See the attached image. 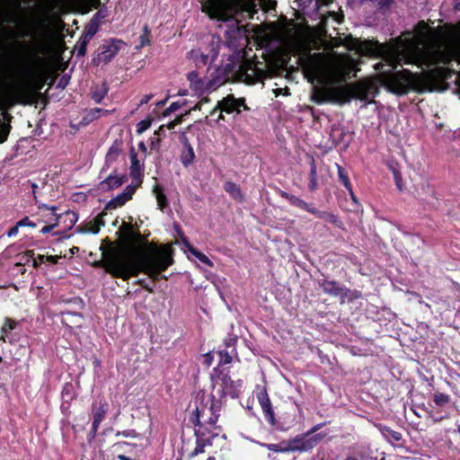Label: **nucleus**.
Masks as SVG:
<instances>
[{
	"label": "nucleus",
	"mask_w": 460,
	"mask_h": 460,
	"mask_svg": "<svg viewBox=\"0 0 460 460\" xmlns=\"http://www.w3.org/2000/svg\"><path fill=\"white\" fill-rule=\"evenodd\" d=\"M86 52V43L83 42V44L78 49V55L84 56Z\"/></svg>",
	"instance_id": "52"
},
{
	"label": "nucleus",
	"mask_w": 460,
	"mask_h": 460,
	"mask_svg": "<svg viewBox=\"0 0 460 460\" xmlns=\"http://www.w3.org/2000/svg\"><path fill=\"white\" fill-rule=\"evenodd\" d=\"M316 175H317V172H316L315 162H314V158H311L310 172H309V184H308L309 190L311 191H314L318 187Z\"/></svg>",
	"instance_id": "28"
},
{
	"label": "nucleus",
	"mask_w": 460,
	"mask_h": 460,
	"mask_svg": "<svg viewBox=\"0 0 460 460\" xmlns=\"http://www.w3.org/2000/svg\"><path fill=\"white\" fill-rule=\"evenodd\" d=\"M232 3L229 0H201L202 11L212 19L226 22L230 20L229 11Z\"/></svg>",
	"instance_id": "7"
},
{
	"label": "nucleus",
	"mask_w": 460,
	"mask_h": 460,
	"mask_svg": "<svg viewBox=\"0 0 460 460\" xmlns=\"http://www.w3.org/2000/svg\"><path fill=\"white\" fill-rule=\"evenodd\" d=\"M59 217H60L59 215H54L53 216L54 223L49 224V225L47 224L44 227L41 228L40 233L48 234V233L51 232L55 227H57L58 226Z\"/></svg>",
	"instance_id": "36"
},
{
	"label": "nucleus",
	"mask_w": 460,
	"mask_h": 460,
	"mask_svg": "<svg viewBox=\"0 0 460 460\" xmlns=\"http://www.w3.org/2000/svg\"><path fill=\"white\" fill-rule=\"evenodd\" d=\"M232 351H228V350H221L218 352V355L220 357V359H219V364L220 365H225V364H229L231 361H232Z\"/></svg>",
	"instance_id": "35"
},
{
	"label": "nucleus",
	"mask_w": 460,
	"mask_h": 460,
	"mask_svg": "<svg viewBox=\"0 0 460 460\" xmlns=\"http://www.w3.org/2000/svg\"><path fill=\"white\" fill-rule=\"evenodd\" d=\"M167 100H168V97H167V98H165L164 100L161 101V102H158L156 103V105H157L158 107H162V106H164V105L165 104V102H167Z\"/></svg>",
	"instance_id": "58"
},
{
	"label": "nucleus",
	"mask_w": 460,
	"mask_h": 460,
	"mask_svg": "<svg viewBox=\"0 0 460 460\" xmlns=\"http://www.w3.org/2000/svg\"><path fill=\"white\" fill-rule=\"evenodd\" d=\"M358 52L364 55L380 56L385 63L375 65L376 69L380 70L379 76L383 85L390 92L396 94H404L410 89L416 87L418 84L417 74L408 69L396 71L402 63L409 64L414 57L409 55L399 47H387L378 42L365 41L355 46Z\"/></svg>",
	"instance_id": "1"
},
{
	"label": "nucleus",
	"mask_w": 460,
	"mask_h": 460,
	"mask_svg": "<svg viewBox=\"0 0 460 460\" xmlns=\"http://www.w3.org/2000/svg\"><path fill=\"white\" fill-rule=\"evenodd\" d=\"M122 44L123 41L113 40L111 42L102 45L99 58L104 63L110 62L117 55Z\"/></svg>",
	"instance_id": "13"
},
{
	"label": "nucleus",
	"mask_w": 460,
	"mask_h": 460,
	"mask_svg": "<svg viewBox=\"0 0 460 460\" xmlns=\"http://www.w3.org/2000/svg\"><path fill=\"white\" fill-rule=\"evenodd\" d=\"M318 283L325 294L332 296H346V288L336 281L322 279Z\"/></svg>",
	"instance_id": "14"
},
{
	"label": "nucleus",
	"mask_w": 460,
	"mask_h": 460,
	"mask_svg": "<svg viewBox=\"0 0 460 460\" xmlns=\"http://www.w3.org/2000/svg\"><path fill=\"white\" fill-rule=\"evenodd\" d=\"M109 92V86L106 82H102L101 85H96L93 88L91 95L92 99L96 102L100 103Z\"/></svg>",
	"instance_id": "23"
},
{
	"label": "nucleus",
	"mask_w": 460,
	"mask_h": 460,
	"mask_svg": "<svg viewBox=\"0 0 460 460\" xmlns=\"http://www.w3.org/2000/svg\"><path fill=\"white\" fill-rule=\"evenodd\" d=\"M281 196L283 198H285L292 206H295L296 208H299L303 210H305L309 213H311V210L313 209L314 207H312L310 204H308L307 202H305V200H303L302 199L295 196V195H291V194H288L285 191H283L281 193Z\"/></svg>",
	"instance_id": "20"
},
{
	"label": "nucleus",
	"mask_w": 460,
	"mask_h": 460,
	"mask_svg": "<svg viewBox=\"0 0 460 460\" xmlns=\"http://www.w3.org/2000/svg\"><path fill=\"white\" fill-rule=\"evenodd\" d=\"M258 402L260 403V406L262 410V412L264 414V417L266 420L271 425L276 426L277 425V420L275 418L273 407L271 404V402L269 398V395L265 390L261 391L257 395Z\"/></svg>",
	"instance_id": "11"
},
{
	"label": "nucleus",
	"mask_w": 460,
	"mask_h": 460,
	"mask_svg": "<svg viewBox=\"0 0 460 460\" xmlns=\"http://www.w3.org/2000/svg\"><path fill=\"white\" fill-rule=\"evenodd\" d=\"M0 143H4L7 139L9 134L10 126L7 124L0 123Z\"/></svg>",
	"instance_id": "37"
},
{
	"label": "nucleus",
	"mask_w": 460,
	"mask_h": 460,
	"mask_svg": "<svg viewBox=\"0 0 460 460\" xmlns=\"http://www.w3.org/2000/svg\"><path fill=\"white\" fill-rule=\"evenodd\" d=\"M31 74L28 69H19L17 75L9 83L4 85V90L13 96L24 94L31 87Z\"/></svg>",
	"instance_id": "9"
},
{
	"label": "nucleus",
	"mask_w": 460,
	"mask_h": 460,
	"mask_svg": "<svg viewBox=\"0 0 460 460\" xmlns=\"http://www.w3.org/2000/svg\"><path fill=\"white\" fill-rule=\"evenodd\" d=\"M311 214L329 223L337 224L339 221L337 216H335L334 214L327 211H321L316 209L315 208H313V209L311 210Z\"/></svg>",
	"instance_id": "27"
},
{
	"label": "nucleus",
	"mask_w": 460,
	"mask_h": 460,
	"mask_svg": "<svg viewBox=\"0 0 460 460\" xmlns=\"http://www.w3.org/2000/svg\"><path fill=\"white\" fill-rule=\"evenodd\" d=\"M138 146H139L140 149L146 151V146H145V144L143 142L139 143Z\"/></svg>",
	"instance_id": "61"
},
{
	"label": "nucleus",
	"mask_w": 460,
	"mask_h": 460,
	"mask_svg": "<svg viewBox=\"0 0 460 460\" xmlns=\"http://www.w3.org/2000/svg\"><path fill=\"white\" fill-rule=\"evenodd\" d=\"M121 153V143L115 141L109 148L105 157V166L109 168L113 164Z\"/></svg>",
	"instance_id": "21"
},
{
	"label": "nucleus",
	"mask_w": 460,
	"mask_h": 460,
	"mask_svg": "<svg viewBox=\"0 0 460 460\" xmlns=\"http://www.w3.org/2000/svg\"><path fill=\"white\" fill-rule=\"evenodd\" d=\"M181 118H178V119H176L175 120L169 122V123L167 124V126H166V127H167L169 129H173V128H175V126H176V125H178L179 123H181Z\"/></svg>",
	"instance_id": "51"
},
{
	"label": "nucleus",
	"mask_w": 460,
	"mask_h": 460,
	"mask_svg": "<svg viewBox=\"0 0 460 460\" xmlns=\"http://www.w3.org/2000/svg\"><path fill=\"white\" fill-rule=\"evenodd\" d=\"M178 94H179V95H181V96L186 95V94H187V91H186V90H184V91H180Z\"/></svg>",
	"instance_id": "62"
},
{
	"label": "nucleus",
	"mask_w": 460,
	"mask_h": 460,
	"mask_svg": "<svg viewBox=\"0 0 460 460\" xmlns=\"http://www.w3.org/2000/svg\"><path fill=\"white\" fill-rule=\"evenodd\" d=\"M130 176L134 181H140L143 176V164L137 158V154L134 150L131 149L130 154Z\"/></svg>",
	"instance_id": "16"
},
{
	"label": "nucleus",
	"mask_w": 460,
	"mask_h": 460,
	"mask_svg": "<svg viewBox=\"0 0 460 460\" xmlns=\"http://www.w3.org/2000/svg\"><path fill=\"white\" fill-rule=\"evenodd\" d=\"M100 231V228L98 226H90L89 227L85 228V229H83L82 227H79L77 229V232H80V233H93V234H98Z\"/></svg>",
	"instance_id": "42"
},
{
	"label": "nucleus",
	"mask_w": 460,
	"mask_h": 460,
	"mask_svg": "<svg viewBox=\"0 0 460 460\" xmlns=\"http://www.w3.org/2000/svg\"><path fill=\"white\" fill-rule=\"evenodd\" d=\"M326 433H318L316 435H311L306 432L303 435H298L287 442L286 450L288 451H299L306 452L315 447L323 438Z\"/></svg>",
	"instance_id": "8"
},
{
	"label": "nucleus",
	"mask_w": 460,
	"mask_h": 460,
	"mask_svg": "<svg viewBox=\"0 0 460 460\" xmlns=\"http://www.w3.org/2000/svg\"><path fill=\"white\" fill-rule=\"evenodd\" d=\"M236 339L235 338H229L228 340L226 341V345L227 348H232V352L234 351V342H235Z\"/></svg>",
	"instance_id": "50"
},
{
	"label": "nucleus",
	"mask_w": 460,
	"mask_h": 460,
	"mask_svg": "<svg viewBox=\"0 0 460 460\" xmlns=\"http://www.w3.org/2000/svg\"><path fill=\"white\" fill-rule=\"evenodd\" d=\"M19 227L20 226H17V224L14 226L11 227L7 232V235L9 237L15 236L18 234Z\"/></svg>",
	"instance_id": "46"
},
{
	"label": "nucleus",
	"mask_w": 460,
	"mask_h": 460,
	"mask_svg": "<svg viewBox=\"0 0 460 460\" xmlns=\"http://www.w3.org/2000/svg\"><path fill=\"white\" fill-rule=\"evenodd\" d=\"M117 437L119 436H123L125 438H136L137 437V433L135 430L133 429H128V430H124L122 432H118L116 434Z\"/></svg>",
	"instance_id": "44"
},
{
	"label": "nucleus",
	"mask_w": 460,
	"mask_h": 460,
	"mask_svg": "<svg viewBox=\"0 0 460 460\" xmlns=\"http://www.w3.org/2000/svg\"><path fill=\"white\" fill-rule=\"evenodd\" d=\"M38 266H39V262L35 259H33V267L37 268Z\"/></svg>",
	"instance_id": "63"
},
{
	"label": "nucleus",
	"mask_w": 460,
	"mask_h": 460,
	"mask_svg": "<svg viewBox=\"0 0 460 460\" xmlns=\"http://www.w3.org/2000/svg\"><path fill=\"white\" fill-rule=\"evenodd\" d=\"M16 322L11 319H6L4 324L2 327V337L0 340L5 341L8 333L15 327Z\"/></svg>",
	"instance_id": "33"
},
{
	"label": "nucleus",
	"mask_w": 460,
	"mask_h": 460,
	"mask_svg": "<svg viewBox=\"0 0 460 460\" xmlns=\"http://www.w3.org/2000/svg\"><path fill=\"white\" fill-rule=\"evenodd\" d=\"M183 143V150L181 155V162L185 166L188 167L191 164L195 158V154L192 146L189 143L186 137L182 140Z\"/></svg>",
	"instance_id": "19"
},
{
	"label": "nucleus",
	"mask_w": 460,
	"mask_h": 460,
	"mask_svg": "<svg viewBox=\"0 0 460 460\" xmlns=\"http://www.w3.org/2000/svg\"><path fill=\"white\" fill-rule=\"evenodd\" d=\"M172 263V258L168 251H160L153 247L139 259L128 252L115 253L95 264L104 268L113 277L124 280L137 276L141 271L154 280H157L160 278V273L167 270Z\"/></svg>",
	"instance_id": "2"
},
{
	"label": "nucleus",
	"mask_w": 460,
	"mask_h": 460,
	"mask_svg": "<svg viewBox=\"0 0 460 460\" xmlns=\"http://www.w3.org/2000/svg\"><path fill=\"white\" fill-rule=\"evenodd\" d=\"M153 94L150 93V94H146L142 97V99L140 100V103L138 106H142L146 103H147L152 98H153Z\"/></svg>",
	"instance_id": "47"
},
{
	"label": "nucleus",
	"mask_w": 460,
	"mask_h": 460,
	"mask_svg": "<svg viewBox=\"0 0 460 460\" xmlns=\"http://www.w3.org/2000/svg\"><path fill=\"white\" fill-rule=\"evenodd\" d=\"M268 449L271 450V451H274V452H285L287 451L286 450V447L285 448H280L279 445L277 444H266L264 445Z\"/></svg>",
	"instance_id": "45"
},
{
	"label": "nucleus",
	"mask_w": 460,
	"mask_h": 460,
	"mask_svg": "<svg viewBox=\"0 0 460 460\" xmlns=\"http://www.w3.org/2000/svg\"><path fill=\"white\" fill-rule=\"evenodd\" d=\"M195 411L190 417V421L201 429L204 426L214 427L217 422L221 402L215 395L199 392L195 398ZM199 432L201 430L199 429Z\"/></svg>",
	"instance_id": "4"
},
{
	"label": "nucleus",
	"mask_w": 460,
	"mask_h": 460,
	"mask_svg": "<svg viewBox=\"0 0 460 460\" xmlns=\"http://www.w3.org/2000/svg\"><path fill=\"white\" fill-rule=\"evenodd\" d=\"M182 243H184L185 247L188 248L190 252L192 253L199 261H201V262H203V263H205L207 265H209V266L212 265V263H211L210 260L208 259V257L207 255H205L204 253L199 252L194 247H192L186 238H182Z\"/></svg>",
	"instance_id": "26"
},
{
	"label": "nucleus",
	"mask_w": 460,
	"mask_h": 460,
	"mask_svg": "<svg viewBox=\"0 0 460 460\" xmlns=\"http://www.w3.org/2000/svg\"><path fill=\"white\" fill-rule=\"evenodd\" d=\"M17 226H31V227H35L36 226V224L33 223L32 221H31L29 219V217H24L22 218V220L18 221L17 222Z\"/></svg>",
	"instance_id": "41"
},
{
	"label": "nucleus",
	"mask_w": 460,
	"mask_h": 460,
	"mask_svg": "<svg viewBox=\"0 0 460 460\" xmlns=\"http://www.w3.org/2000/svg\"><path fill=\"white\" fill-rule=\"evenodd\" d=\"M126 181L125 176L118 174H111L99 184V189L103 191H109L120 187Z\"/></svg>",
	"instance_id": "15"
},
{
	"label": "nucleus",
	"mask_w": 460,
	"mask_h": 460,
	"mask_svg": "<svg viewBox=\"0 0 460 460\" xmlns=\"http://www.w3.org/2000/svg\"><path fill=\"white\" fill-rule=\"evenodd\" d=\"M67 216L71 215L72 216V218L70 219V221L74 224H75V222L77 221V216L75 214V213H67L66 214Z\"/></svg>",
	"instance_id": "56"
},
{
	"label": "nucleus",
	"mask_w": 460,
	"mask_h": 460,
	"mask_svg": "<svg viewBox=\"0 0 460 460\" xmlns=\"http://www.w3.org/2000/svg\"><path fill=\"white\" fill-rule=\"evenodd\" d=\"M414 38L418 45H424L429 40V28L424 22H420L416 25Z\"/></svg>",
	"instance_id": "18"
},
{
	"label": "nucleus",
	"mask_w": 460,
	"mask_h": 460,
	"mask_svg": "<svg viewBox=\"0 0 460 460\" xmlns=\"http://www.w3.org/2000/svg\"><path fill=\"white\" fill-rule=\"evenodd\" d=\"M367 100V87L361 84L343 86H327L322 90H317L314 93V101L318 103L333 102L348 103L351 99Z\"/></svg>",
	"instance_id": "3"
},
{
	"label": "nucleus",
	"mask_w": 460,
	"mask_h": 460,
	"mask_svg": "<svg viewBox=\"0 0 460 460\" xmlns=\"http://www.w3.org/2000/svg\"><path fill=\"white\" fill-rule=\"evenodd\" d=\"M347 76V72L342 70L341 71L340 75H338L340 81H344Z\"/></svg>",
	"instance_id": "54"
},
{
	"label": "nucleus",
	"mask_w": 460,
	"mask_h": 460,
	"mask_svg": "<svg viewBox=\"0 0 460 460\" xmlns=\"http://www.w3.org/2000/svg\"><path fill=\"white\" fill-rule=\"evenodd\" d=\"M438 62H441L443 64H448L451 60L450 55L444 50H438Z\"/></svg>",
	"instance_id": "38"
},
{
	"label": "nucleus",
	"mask_w": 460,
	"mask_h": 460,
	"mask_svg": "<svg viewBox=\"0 0 460 460\" xmlns=\"http://www.w3.org/2000/svg\"><path fill=\"white\" fill-rule=\"evenodd\" d=\"M106 414V409L104 405H100L93 411V420L92 424L91 432L95 436L101 422L103 420Z\"/></svg>",
	"instance_id": "22"
},
{
	"label": "nucleus",
	"mask_w": 460,
	"mask_h": 460,
	"mask_svg": "<svg viewBox=\"0 0 460 460\" xmlns=\"http://www.w3.org/2000/svg\"><path fill=\"white\" fill-rule=\"evenodd\" d=\"M103 17H104V15H102V14L101 13V12L99 11V12H97V13L93 15V19H94V21H98V22H99V19H100V18H103Z\"/></svg>",
	"instance_id": "57"
},
{
	"label": "nucleus",
	"mask_w": 460,
	"mask_h": 460,
	"mask_svg": "<svg viewBox=\"0 0 460 460\" xmlns=\"http://www.w3.org/2000/svg\"><path fill=\"white\" fill-rule=\"evenodd\" d=\"M201 105H202V103H201V102H199V103H197L195 105L194 110H200L201 109Z\"/></svg>",
	"instance_id": "60"
},
{
	"label": "nucleus",
	"mask_w": 460,
	"mask_h": 460,
	"mask_svg": "<svg viewBox=\"0 0 460 460\" xmlns=\"http://www.w3.org/2000/svg\"><path fill=\"white\" fill-rule=\"evenodd\" d=\"M212 394L210 395H215V397L217 395L219 400L226 396L238 397L243 385L241 380L234 381L227 373H217L216 369L212 375Z\"/></svg>",
	"instance_id": "6"
},
{
	"label": "nucleus",
	"mask_w": 460,
	"mask_h": 460,
	"mask_svg": "<svg viewBox=\"0 0 460 460\" xmlns=\"http://www.w3.org/2000/svg\"><path fill=\"white\" fill-rule=\"evenodd\" d=\"M118 458H119V460H132L130 457L126 456H124V455H119V456H118Z\"/></svg>",
	"instance_id": "59"
},
{
	"label": "nucleus",
	"mask_w": 460,
	"mask_h": 460,
	"mask_svg": "<svg viewBox=\"0 0 460 460\" xmlns=\"http://www.w3.org/2000/svg\"><path fill=\"white\" fill-rule=\"evenodd\" d=\"M270 71L266 62H258L254 60L243 61L237 71V76L240 81L247 84H254L262 82L270 76Z\"/></svg>",
	"instance_id": "5"
},
{
	"label": "nucleus",
	"mask_w": 460,
	"mask_h": 460,
	"mask_svg": "<svg viewBox=\"0 0 460 460\" xmlns=\"http://www.w3.org/2000/svg\"><path fill=\"white\" fill-rule=\"evenodd\" d=\"M151 125V122L150 121H147V120H142L141 122L138 123L137 127V133H142L144 132L145 130H146Z\"/></svg>",
	"instance_id": "43"
},
{
	"label": "nucleus",
	"mask_w": 460,
	"mask_h": 460,
	"mask_svg": "<svg viewBox=\"0 0 460 460\" xmlns=\"http://www.w3.org/2000/svg\"><path fill=\"white\" fill-rule=\"evenodd\" d=\"M325 425V422H323V423H319L315 426H314L309 431H307L308 433H310L311 435H316L315 432L317 430H319L322 427H323Z\"/></svg>",
	"instance_id": "49"
},
{
	"label": "nucleus",
	"mask_w": 460,
	"mask_h": 460,
	"mask_svg": "<svg viewBox=\"0 0 460 460\" xmlns=\"http://www.w3.org/2000/svg\"><path fill=\"white\" fill-rule=\"evenodd\" d=\"M185 104H186V101L172 102L170 104V106L164 111L163 116L164 117L169 116L171 113L178 111L180 108H181Z\"/></svg>",
	"instance_id": "34"
},
{
	"label": "nucleus",
	"mask_w": 460,
	"mask_h": 460,
	"mask_svg": "<svg viewBox=\"0 0 460 460\" xmlns=\"http://www.w3.org/2000/svg\"><path fill=\"white\" fill-rule=\"evenodd\" d=\"M33 251H27L24 257H26V262H29L30 259L33 257Z\"/></svg>",
	"instance_id": "53"
},
{
	"label": "nucleus",
	"mask_w": 460,
	"mask_h": 460,
	"mask_svg": "<svg viewBox=\"0 0 460 460\" xmlns=\"http://www.w3.org/2000/svg\"><path fill=\"white\" fill-rule=\"evenodd\" d=\"M345 460H358V459L354 456H349Z\"/></svg>",
	"instance_id": "64"
},
{
	"label": "nucleus",
	"mask_w": 460,
	"mask_h": 460,
	"mask_svg": "<svg viewBox=\"0 0 460 460\" xmlns=\"http://www.w3.org/2000/svg\"><path fill=\"white\" fill-rule=\"evenodd\" d=\"M386 434L390 436L394 441H400L402 439V434L398 431H394L391 429L385 428V429Z\"/></svg>",
	"instance_id": "40"
},
{
	"label": "nucleus",
	"mask_w": 460,
	"mask_h": 460,
	"mask_svg": "<svg viewBox=\"0 0 460 460\" xmlns=\"http://www.w3.org/2000/svg\"><path fill=\"white\" fill-rule=\"evenodd\" d=\"M191 58L194 59L196 66H205L209 59L208 55H205L200 50H192L190 52Z\"/></svg>",
	"instance_id": "30"
},
{
	"label": "nucleus",
	"mask_w": 460,
	"mask_h": 460,
	"mask_svg": "<svg viewBox=\"0 0 460 460\" xmlns=\"http://www.w3.org/2000/svg\"><path fill=\"white\" fill-rule=\"evenodd\" d=\"M98 21H94V19H92L88 27L87 34L91 37L93 36L98 31Z\"/></svg>",
	"instance_id": "39"
},
{
	"label": "nucleus",
	"mask_w": 460,
	"mask_h": 460,
	"mask_svg": "<svg viewBox=\"0 0 460 460\" xmlns=\"http://www.w3.org/2000/svg\"><path fill=\"white\" fill-rule=\"evenodd\" d=\"M241 107L244 110L249 109L244 103L243 99H235L233 94H229L217 102V105L212 111L211 115H213L217 111H225L226 113H233L235 111L239 114L241 112Z\"/></svg>",
	"instance_id": "10"
},
{
	"label": "nucleus",
	"mask_w": 460,
	"mask_h": 460,
	"mask_svg": "<svg viewBox=\"0 0 460 460\" xmlns=\"http://www.w3.org/2000/svg\"><path fill=\"white\" fill-rule=\"evenodd\" d=\"M38 208H39L40 210H49V211H50V214H49V216H48V217H46V219H44V222H45L46 224H48V225H49V224H53V223H54L53 216H54V215H58V214L56 213L57 208H58L56 206L49 207L48 205L41 203V204H39Z\"/></svg>",
	"instance_id": "31"
},
{
	"label": "nucleus",
	"mask_w": 460,
	"mask_h": 460,
	"mask_svg": "<svg viewBox=\"0 0 460 460\" xmlns=\"http://www.w3.org/2000/svg\"><path fill=\"white\" fill-rule=\"evenodd\" d=\"M337 169L340 181L343 184L347 190L350 192L351 196H353L352 186L345 170L339 164H337Z\"/></svg>",
	"instance_id": "29"
},
{
	"label": "nucleus",
	"mask_w": 460,
	"mask_h": 460,
	"mask_svg": "<svg viewBox=\"0 0 460 460\" xmlns=\"http://www.w3.org/2000/svg\"><path fill=\"white\" fill-rule=\"evenodd\" d=\"M225 190L231 195L233 199L238 201L243 200V196L241 189L237 184L233 181H226L224 185Z\"/></svg>",
	"instance_id": "25"
},
{
	"label": "nucleus",
	"mask_w": 460,
	"mask_h": 460,
	"mask_svg": "<svg viewBox=\"0 0 460 460\" xmlns=\"http://www.w3.org/2000/svg\"><path fill=\"white\" fill-rule=\"evenodd\" d=\"M135 190L136 189L133 186H127L123 192L117 195L109 202L108 207L111 208H115L123 206L128 200H129L132 198Z\"/></svg>",
	"instance_id": "17"
},
{
	"label": "nucleus",
	"mask_w": 460,
	"mask_h": 460,
	"mask_svg": "<svg viewBox=\"0 0 460 460\" xmlns=\"http://www.w3.org/2000/svg\"><path fill=\"white\" fill-rule=\"evenodd\" d=\"M187 79L190 82V87L197 94H203L206 90H210L213 87L211 81H209L208 84H205V82L199 76V74L196 71L188 73Z\"/></svg>",
	"instance_id": "12"
},
{
	"label": "nucleus",
	"mask_w": 460,
	"mask_h": 460,
	"mask_svg": "<svg viewBox=\"0 0 460 460\" xmlns=\"http://www.w3.org/2000/svg\"><path fill=\"white\" fill-rule=\"evenodd\" d=\"M204 452V445L203 444H199L198 443L196 448L194 449V451L192 452V456H197L198 454H200V453H203Z\"/></svg>",
	"instance_id": "48"
},
{
	"label": "nucleus",
	"mask_w": 460,
	"mask_h": 460,
	"mask_svg": "<svg viewBox=\"0 0 460 460\" xmlns=\"http://www.w3.org/2000/svg\"><path fill=\"white\" fill-rule=\"evenodd\" d=\"M153 193L155 196L158 208L160 210H164L168 206V201L165 194L164 193L163 188L160 185L155 184L153 187Z\"/></svg>",
	"instance_id": "24"
},
{
	"label": "nucleus",
	"mask_w": 460,
	"mask_h": 460,
	"mask_svg": "<svg viewBox=\"0 0 460 460\" xmlns=\"http://www.w3.org/2000/svg\"><path fill=\"white\" fill-rule=\"evenodd\" d=\"M31 187L32 189V192H33V197H34V199L36 200L37 199V197H36V189L38 188V185L36 183H31Z\"/></svg>",
	"instance_id": "55"
},
{
	"label": "nucleus",
	"mask_w": 460,
	"mask_h": 460,
	"mask_svg": "<svg viewBox=\"0 0 460 460\" xmlns=\"http://www.w3.org/2000/svg\"><path fill=\"white\" fill-rule=\"evenodd\" d=\"M433 401L436 403V405L444 406L449 402L450 396L448 394H443L440 392H436L434 394Z\"/></svg>",
	"instance_id": "32"
}]
</instances>
